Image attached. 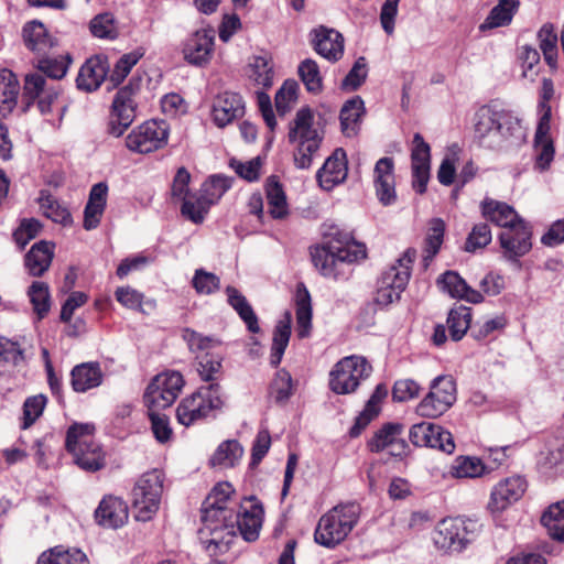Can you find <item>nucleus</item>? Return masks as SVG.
I'll return each instance as SVG.
<instances>
[{"label": "nucleus", "instance_id": "nucleus-52", "mask_svg": "<svg viewBox=\"0 0 564 564\" xmlns=\"http://www.w3.org/2000/svg\"><path fill=\"white\" fill-rule=\"evenodd\" d=\"M28 295L39 319L44 318L51 308L48 285L42 281H34L28 290Z\"/></svg>", "mask_w": 564, "mask_h": 564}, {"label": "nucleus", "instance_id": "nucleus-23", "mask_svg": "<svg viewBox=\"0 0 564 564\" xmlns=\"http://www.w3.org/2000/svg\"><path fill=\"white\" fill-rule=\"evenodd\" d=\"M373 186L376 196L383 206H390L397 200L394 161L384 156L377 161L373 169Z\"/></svg>", "mask_w": 564, "mask_h": 564}, {"label": "nucleus", "instance_id": "nucleus-53", "mask_svg": "<svg viewBox=\"0 0 564 564\" xmlns=\"http://www.w3.org/2000/svg\"><path fill=\"white\" fill-rule=\"evenodd\" d=\"M445 232V223L441 218H433L425 237L424 261L432 260L440 251Z\"/></svg>", "mask_w": 564, "mask_h": 564}, {"label": "nucleus", "instance_id": "nucleus-31", "mask_svg": "<svg viewBox=\"0 0 564 564\" xmlns=\"http://www.w3.org/2000/svg\"><path fill=\"white\" fill-rule=\"evenodd\" d=\"M315 51L330 62L338 61L344 53V37L335 31L321 26L315 30Z\"/></svg>", "mask_w": 564, "mask_h": 564}, {"label": "nucleus", "instance_id": "nucleus-36", "mask_svg": "<svg viewBox=\"0 0 564 564\" xmlns=\"http://www.w3.org/2000/svg\"><path fill=\"white\" fill-rule=\"evenodd\" d=\"M265 196L269 213L274 219H283L289 215L286 195L278 176L271 175L265 182Z\"/></svg>", "mask_w": 564, "mask_h": 564}, {"label": "nucleus", "instance_id": "nucleus-40", "mask_svg": "<svg viewBox=\"0 0 564 564\" xmlns=\"http://www.w3.org/2000/svg\"><path fill=\"white\" fill-rule=\"evenodd\" d=\"M541 523L553 540L564 543V500L552 503L543 512Z\"/></svg>", "mask_w": 564, "mask_h": 564}, {"label": "nucleus", "instance_id": "nucleus-64", "mask_svg": "<svg viewBox=\"0 0 564 564\" xmlns=\"http://www.w3.org/2000/svg\"><path fill=\"white\" fill-rule=\"evenodd\" d=\"M46 401L43 394L30 397L24 401L22 429L30 427L42 415Z\"/></svg>", "mask_w": 564, "mask_h": 564}, {"label": "nucleus", "instance_id": "nucleus-10", "mask_svg": "<svg viewBox=\"0 0 564 564\" xmlns=\"http://www.w3.org/2000/svg\"><path fill=\"white\" fill-rule=\"evenodd\" d=\"M164 474L152 469L140 476L132 489V507L135 519L147 522L159 511L163 495Z\"/></svg>", "mask_w": 564, "mask_h": 564}, {"label": "nucleus", "instance_id": "nucleus-16", "mask_svg": "<svg viewBox=\"0 0 564 564\" xmlns=\"http://www.w3.org/2000/svg\"><path fill=\"white\" fill-rule=\"evenodd\" d=\"M181 372L170 370L156 375L145 389L143 401L148 409H166L171 406L184 387Z\"/></svg>", "mask_w": 564, "mask_h": 564}, {"label": "nucleus", "instance_id": "nucleus-58", "mask_svg": "<svg viewBox=\"0 0 564 564\" xmlns=\"http://www.w3.org/2000/svg\"><path fill=\"white\" fill-rule=\"evenodd\" d=\"M297 89L299 84L293 79H288L276 91L275 108L280 116H284L291 109V104L296 101Z\"/></svg>", "mask_w": 564, "mask_h": 564}, {"label": "nucleus", "instance_id": "nucleus-21", "mask_svg": "<svg viewBox=\"0 0 564 564\" xmlns=\"http://www.w3.org/2000/svg\"><path fill=\"white\" fill-rule=\"evenodd\" d=\"M215 34L213 30L202 29L192 33L183 43L184 59L195 66L206 65L213 55Z\"/></svg>", "mask_w": 564, "mask_h": 564}, {"label": "nucleus", "instance_id": "nucleus-59", "mask_svg": "<svg viewBox=\"0 0 564 564\" xmlns=\"http://www.w3.org/2000/svg\"><path fill=\"white\" fill-rule=\"evenodd\" d=\"M230 187V178L221 175H213L203 183L200 192L209 199V202L216 204Z\"/></svg>", "mask_w": 564, "mask_h": 564}, {"label": "nucleus", "instance_id": "nucleus-28", "mask_svg": "<svg viewBox=\"0 0 564 564\" xmlns=\"http://www.w3.org/2000/svg\"><path fill=\"white\" fill-rule=\"evenodd\" d=\"M108 65L101 56L88 58L79 69L76 78L77 88L85 91H94L106 79Z\"/></svg>", "mask_w": 564, "mask_h": 564}, {"label": "nucleus", "instance_id": "nucleus-43", "mask_svg": "<svg viewBox=\"0 0 564 564\" xmlns=\"http://www.w3.org/2000/svg\"><path fill=\"white\" fill-rule=\"evenodd\" d=\"M540 50L543 53L545 63L555 70L557 68V34L553 24L545 23L538 32Z\"/></svg>", "mask_w": 564, "mask_h": 564}, {"label": "nucleus", "instance_id": "nucleus-3", "mask_svg": "<svg viewBox=\"0 0 564 564\" xmlns=\"http://www.w3.org/2000/svg\"><path fill=\"white\" fill-rule=\"evenodd\" d=\"M330 235V240L311 250L312 261L325 278L347 279L348 273L345 271V267L365 259L366 246L355 241L350 232L337 229Z\"/></svg>", "mask_w": 564, "mask_h": 564}, {"label": "nucleus", "instance_id": "nucleus-42", "mask_svg": "<svg viewBox=\"0 0 564 564\" xmlns=\"http://www.w3.org/2000/svg\"><path fill=\"white\" fill-rule=\"evenodd\" d=\"M37 203L43 215L54 223L62 224L63 226L72 224V215L69 210L62 206L48 191L42 189L40 192Z\"/></svg>", "mask_w": 564, "mask_h": 564}, {"label": "nucleus", "instance_id": "nucleus-44", "mask_svg": "<svg viewBox=\"0 0 564 564\" xmlns=\"http://www.w3.org/2000/svg\"><path fill=\"white\" fill-rule=\"evenodd\" d=\"M471 323V308L459 305L449 311L447 317V325L449 335L453 340H460L470 327Z\"/></svg>", "mask_w": 564, "mask_h": 564}, {"label": "nucleus", "instance_id": "nucleus-25", "mask_svg": "<svg viewBox=\"0 0 564 564\" xmlns=\"http://www.w3.org/2000/svg\"><path fill=\"white\" fill-rule=\"evenodd\" d=\"M347 171L346 152L338 148L317 171L316 178L323 189L332 191L336 185L346 180Z\"/></svg>", "mask_w": 564, "mask_h": 564}, {"label": "nucleus", "instance_id": "nucleus-12", "mask_svg": "<svg viewBox=\"0 0 564 564\" xmlns=\"http://www.w3.org/2000/svg\"><path fill=\"white\" fill-rule=\"evenodd\" d=\"M235 492L229 482H218L210 494L206 497L202 505V528L198 531L199 540L207 536L212 530L215 531L219 528L220 521L226 520V517H231L230 511L237 507L230 499Z\"/></svg>", "mask_w": 564, "mask_h": 564}, {"label": "nucleus", "instance_id": "nucleus-7", "mask_svg": "<svg viewBox=\"0 0 564 564\" xmlns=\"http://www.w3.org/2000/svg\"><path fill=\"white\" fill-rule=\"evenodd\" d=\"M141 83L140 77L133 76L115 94L107 122L108 134L119 138L133 123L138 107L135 97L140 91Z\"/></svg>", "mask_w": 564, "mask_h": 564}, {"label": "nucleus", "instance_id": "nucleus-24", "mask_svg": "<svg viewBox=\"0 0 564 564\" xmlns=\"http://www.w3.org/2000/svg\"><path fill=\"white\" fill-rule=\"evenodd\" d=\"M212 113L217 127L224 128L230 124L245 115L242 97L231 91L219 94L214 101Z\"/></svg>", "mask_w": 564, "mask_h": 564}, {"label": "nucleus", "instance_id": "nucleus-60", "mask_svg": "<svg viewBox=\"0 0 564 564\" xmlns=\"http://www.w3.org/2000/svg\"><path fill=\"white\" fill-rule=\"evenodd\" d=\"M151 429L155 440L162 444L172 438L173 431L170 426V420L165 414H161L160 409H148Z\"/></svg>", "mask_w": 564, "mask_h": 564}, {"label": "nucleus", "instance_id": "nucleus-45", "mask_svg": "<svg viewBox=\"0 0 564 564\" xmlns=\"http://www.w3.org/2000/svg\"><path fill=\"white\" fill-rule=\"evenodd\" d=\"M555 89L551 78H543L541 83V89L539 93V105L538 109L540 112L539 118V133L544 134L547 129V124L551 123L552 108L550 100L554 97Z\"/></svg>", "mask_w": 564, "mask_h": 564}, {"label": "nucleus", "instance_id": "nucleus-35", "mask_svg": "<svg viewBox=\"0 0 564 564\" xmlns=\"http://www.w3.org/2000/svg\"><path fill=\"white\" fill-rule=\"evenodd\" d=\"M291 324L292 315L286 311L283 318H281L274 327L270 355V365L273 368H276L280 365L289 345L291 337Z\"/></svg>", "mask_w": 564, "mask_h": 564}, {"label": "nucleus", "instance_id": "nucleus-26", "mask_svg": "<svg viewBox=\"0 0 564 564\" xmlns=\"http://www.w3.org/2000/svg\"><path fill=\"white\" fill-rule=\"evenodd\" d=\"M127 503L117 497L106 496L95 510V519L99 525L110 529L122 527L128 521Z\"/></svg>", "mask_w": 564, "mask_h": 564}, {"label": "nucleus", "instance_id": "nucleus-47", "mask_svg": "<svg viewBox=\"0 0 564 564\" xmlns=\"http://www.w3.org/2000/svg\"><path fill=\"white\" fill-rule=\"evenodd\" d=\"M551 123L547 124V129L544 134L539 133V124L536 126L534 134V147L536 151L535 165L541 171L546 170L554 159V145L550 138Z\"/></svg>", "mask_w": 564, "mask_h": 564}, {"label": "nucleus", "instance_id": "nucleus-41", "mask_svg": "<svg viewBox=\"0 0 564 564\" xmlns=\"http://www.w3.org/2000/svg\"><path fill=\"white\" fill-rule=\"evenodd\" d=\"M518 8V0H499L480 25V29L486 30L508 25Z\"/></svg>", "mask_w": 564, "mask_h": 564}, {"label": "nucleus", "instance_id": "nucleus-33", "mask_svg": "<svg viewBox=\"0 0 564 564\" xmlns=\"http://www.w3.org/2000/svg\"><path fill=\"white\" fill-rule=\"evenodd\" d=\"M22 37L25 47L39 55L45 54L54 46V40L48 34L47 29L37 20L25 23L22 29Z\"/></svg>", "mask_w": 564, "mask_h": 564}, {"label": "nucleus", "instance_id": "nucleus-9", "mask_svg": "<svg viewBox=\"0 0 564 564\" xmlns=\"http://www.w3.org/2000/svg\"><path fill=\"white\" fill-rule=\"evenodd\" d=\"M182 337L189 350L196 355L197 372L200 379L209 383H218L223 373V357L210 350L218 347L220 341L215 337L204 336L191 328H185Z\"/></svg>", "mask_w": 564, "mask_h": 564}, {"label": "nucleus", "instance_id": "nucleus-4", "mask_svg": "<svg viewBox=\"0 0 564 564\" xmlns=\"http://www.w3.org/2000/svg\"><path fill=\"white\" fill-rule=\"evenodd\" d=\"M361 508L357 502L339 503L321 517L315 529L316 543L335 547L341 543L358 523Z\"/></svg>", "mask_w": 564, "mask_h": 564}, {"label": "nucleus", "instance_id": "nucleus-48", "mask_svg": "<svg viewBox=\"0 0 564 564\" xmlns=\"http://www.w3.org/2000/svg\"><path fill=\"white\" fill-rule=\"evenodd\" d=\"M250 78L256 85L262 88H270L273 85V63L269 56H254L249 64Z\"/></svg>", "mask_w": 564, "mask_h": 564}, {"label": "nucleus", "instance_id": "nucleus-51", "mask_svg": "<svg viewBox=\"0 0 564 564\" xmlns=\"http://www.w3.org/2000/svg\"><path fill=\"white\" fill-rule=\"evenodd\" d=\"M212 205L214 203L199 191L198 196L184 199L181 213L194 224H202Z\"/></svg>", "mask_w": 564, "mask_h": 564}, {"label": "nucleus", "instance_id": "nucleus-2", "mask_svg": "<svg viewBox=\"0 0 564 564\" xmlns=\"http://www.w3.org/2000/svg\"><path fill=\"white\" fill-rule=\"evenodd\" d=\"M230 516L220 521L219 528H216L215 531L210 530L207 536L200 540L210 555L228 551L237 533L248 542H253L259 538L263 508L254 497L246 498L243 503L237 505L230 511Z\"/></svg>", "mask_w": 564, "mask_h": 564}, {"label": "nucleus", "instance_id": "nucleus-15", "mask_svg": "<svg viewBox=\"0 0 564 564\" xmlns=\"http://www.w3.org/2000/svg\"><path fill=\"white\" fill-rule=\"evenodd\" d=\"M476 522L462 518L441 520L434 531L433 541L444 552H460L471 541Z\"/></svg>", "mask_w": 564, "mask_h": 564}, {"label": "nucleus", "instance_id": "nucleus-11", "mask_svg": "<svg viewBox=\"0 0 564 564\" xmlns=\"http://www.w3.org/2000/svg\"><path fill=\"white\" fill-rule=\"evenodd\" d=\"M414 256V250H406L403 257L397 260L395 264L382 273L375 297L378 305L388 306L400 300L401 293L405 290L410 280L411 263Z\"/></svg>", "mask_w": 564, "mask_h": 564}, {"label": "nucleus", "instance_id": "nucleus-18", "mask_svg": "<svg viewBox=\"0 0 564 564\" xmlns=\"http://www.w3.org/2000/svg\"><path fill=\"white\" fill-rule=\"evenodd\" d=\"M169 124L164 120H149L135 127L126 138V147L135 153L148 154L167 144Z\"/></svg>", "mask_w": 564, "mask_h": 564}, {"label": "nucleus", "instance_id": "nucleus-5", "mask_svg": "<svg viewBox=\"0 0 564 564\" xmlns=\"http://www.w3.org/2000/svg\"><path fill=\"white\" fill-rule=\"evenodd\" d=\"M93 424L75 423L66 432L65 447L74 463L85 471H97L105 466V453L94 438Z\"/></svg>", "mask_w": 564, "mask_h": 564}, {"label": "nucleus", "instance_id": "nucleus-22", "mask_svg": "<svg viewBox=\"0 0 564 564\" xmlns=\"http://www.w3.org/2000/svg\"><path fill=\"white\" fill-rule=\"evenodd\" d=\"M527 490V481L521 476L508 477L499 481L491 490L488 509L492 512H501L517 502Z\"/></svg>", "mask_w": 564, "mask_h": 564}, {"label": "nucleus", "instance_id": "nucleus-1", "mask_svg": "<svg viewBox=\"0 0 564 564\" xmlns=\"http://www.w3.org/2000/svg\"><path fill=\"white\" fill-rule=\"evenodd\" d=\"M473 130L477 144L494 151H509L525 141L521 120L495 102L484 105L475 112Z\"/></svg>", "mask_w": 564, "mask_h": 564}, {"label": "nucleus", "instance_id": "nucleus-46", "mask_svg": "<svg viewBox=\"0 0 564 564\" xmlns=\"http://www.w3.org/2000/svg\"><path fill=\"white\" fill-rule=\"evenodd\" d=\"M403 434V425L401 423H386L368 441L367 447L372 453H380L384 451L398 435Z\"/></svg>", "mask_w": 564, "mask_h": 564}, {"label": "nucleus", "instance_id": "nucleus-6", "mask_svg": "<svg viewBox=\"0 0 564 564\" xmlns=\"http://www.w3.org/2000/svg\"><path fill=\"white\" fill-rule=\"evenodd\" d=\"M313 112L310 108H301L290 123L289 141H299L294 152V164L297 169H308L312 165L313 155L318 151L322 137L313 128Z\"/></svg>", "mask_w": 564, "mask_h": 564}, {"label": "nucleus", "instance_id": "nucleus-17", "mask_svg": "<svg viewBox=\"0 0 564 564\" xmlns=\"http://www.w3.org/2000/svg\"><path fill=\"white\" fill-rule=\"evenodd\" d=\"M456 401V384L449 376L436 377L430 392L417 404L416 412L423 417H438L444 414Z\"/></svg>", "mask_w": 564, "mask_h": 564}, {"label": "nucleus", "instance_id": "nucleus-63", "mask_svg": "<svg viewBox=\"0 0 564 564\" xmlns=\"http://www.w3.org/2000/svg\"><path fill=\"white\" fill-rule=\"evenodd\" d=\"M457 478H475L484 474L485 467L480 459L475 457H459L452 467Z\"/></svg>", "mask_w": 564, "mask_h": 564}, {"label": "nucleus", "instance_id": "nucleus-38", "mask_svg": "<svg viewBox=\"0 0 564 564\" xmlns=\"http://www.w3.org/2000/svg\"><path fill=\"white\" fill-rule=\"evenodd\" d=\"M243 447L236 440H227L219 444L209 459L212 467L231 468L241 459Z\"/></svg>", "mask_w": 564, "mask_h": 564}, {"label": "nucleus", "instance_id": "nucleus-32", "mask_svg": "<svg viewBox=\"0 0 564 564\" xmlns=\"http://www.w3.org/2000/svg\"><path fill=\"white\" fill-rule=\"evenodd\" d=\"M102 371L99 362H83L70 371V384L76 392H86L102 382Z\"/></svg>", "mask_w": 564, "mask_h": 564}, {"label": "nucleus", "instance_id": "nucleus-19", "mask_svg": "<svg viewBox=\"0 0 564 564\" xmlns=\"http://www.w3.org/2000/svg\"><path fill=\"white\" fill-rule=\"evenodd\" d=\"M502 257L509 262H519L532 249V229L525 221L503 230L499 237Z\"/></svg>", "mask_w": 564, "mask_h": 564}, {"label": "nucleus", "instance_id": "nucleus-27", "mask_svg": "<svg viewBox=\"0 0 564 564\" xmlns=\"http://www.w3.org/2000/svg\"><path fill=\"white\" fill-rule=\"evenodd\" d=\"M480 209L484 218L505 230L516 226L519 221H524L516 209L505 202L487 197L480 203Z\"/></svg>", "mask_w": 564, "mask_h": 564}, {"label": "nucleus", "instance_id": "nucleus-29", "mask_svg": "<svg viewBox=\"0 0 564 564\" xmlns=\"http://www.w3.org/2000/svg\"><path fill=\"white\" fill-rule=\"evenodd\" d=\"M55 245L41 240L34 243L24 257V265L32 276H42L51 267L54 258Z\"/></svg>", "mask_w": 564, "mask_h": 564}, {"label": "nucleus", "instance_id": "nucleus-55", "mask_svg": "<svg viewBox=\"0 0 564 564\" xmlns=\"http://www.w3.org/2000/svg\"><path fill=\"white\" fill-rule=\"evenodd\" d=\"M142 56L143 53L139 50H135L122 55L118 59L109 76V82L112 84V87L119 86L124 80L132 67L140 61Z\"/></svg>", "mask_w": 564, "mask_h": 564}, {"label": "nucleus", "instance_id": "nucleus-62", "mask_svg": "<svg viewBox=\"0 0 564 564\" xmlns=\"http://www.w3.org/2000/svg\"><path fill=\"white\" fill-rule=\"evenodd\" d=\"M492 236L489 225L485 223L477 224L469 232L466 242L465 251L475 252L477 249H482L491 242Z\"/></svg>", "mask_w": 564, "mask_h": 564}, {"label": "nucleus", "instance_id": "nucleus-39", "mask_svg": "<svg viewBox=\"0 0 564 564\" xmlns=\"http://www.w3.org/2000/svg\"><path fill=\"white\" fill-rule=\"evenodd\" d=\"M20 90L15 74L7 68L0 70V112H11L17 105Z\"/></svg>", "mask_w": 564, "mask_h": 564}, {"label": "nucleus", "instance_id": "nucleus-34", "mask_svg": "<svg viewBox=\"0 0 564 564\" xmlns=\"http://www.w3.org/2000/svg\"><path fill=\"white\" fill-rule=\"evenodd\" d=\"M296 334L299 338L310 336L312 328V299L304 283H299L295 291Z\"/></svg>", "mask_w": 564, "mask_h": 564}, {"label": "nucleus", "instance_id": "nucleus-50", "mask_svg": "<svg viewBox=\"0 0 564 564\" xmlns=\"http://www.w3.org/2000/svg\"><path fill=\"white\" fill-rule=\"evenodd\" d=\"M212 205L214 203L199 191L198 196L184 199L181 213L194 224H202Z\"/></svg>", "mask_w": 564, "mask_h": 564}, {"label": "nucleus", "instance_id": "nucleus-61", "mask_svg": "<svg viewBox=\"0 0 564 564\" xmlns=\"http://www.w3.org/2000/svg\"><path fill=\"white\" fill-rule=\"evenodd\" d=\"M42 230V224L35 218L22 219L20 226L13 231V240L23 249Z\"/></svg>", "mask_w": 564, "mask_h": 564}, {"label": "nucleus", "instance_id": "nucleus-20", "mask_svg": "<svg viewBox=\"0 0 564 564\" xmlns=\"http://www.w3.org/2000/svg\"><path fill=\"white\" fill-rule=\"evenodd\" d=\"M411 443L417 447L437 448L447 454L455 449L453 435L441 425L431 422L414 424L409 432Z\"/></svg>", "mask_w": 564, "mask_h": 564}, {"label": "nucleus", "instance_id": "nucleus-30", "mask_svg": "<svg viewBox=\"0 0 564 564\" xmlns=\"http://www.w3.org/2000/svg\"><path fill=\"white\" fill-rule=\"evenodd\" d=\"M437 284L452 297L462 299L474 304H478L484 300L482 293L471 289L455 271H446L443 273L437 279Z\"/></svg>", "mask_w": 564, "mask_h": 564}, {"label": "nucleus", "instance_id": "nucleus-57", "mask_svg": "<svg viewBox=\"0 0 564 564\" xmlns=\"http://www.w3.org/2000/svg\"><path fill=\"white\" fill-rule=\"evenodd\" d=\"M70 59L64 58H41L37 61L36 70L34 73H41L46 79H61L63 78L68 68Z\"/></svg>", "mask_w": 564, "mask_h": 564}, {"label": "nucleus", "instance_id": "nucleus-49", "mask_svg": "<svg viewBox=\"0 0 564 564\" xmlns=\"http://www.w3.org/2000/svg\"><path fill=\"white\" fill-rule=\"evenodd\" d=\"M297 74L306 90L317 95L323 90V77L317 63L312 58L302 61L297 67Z\"/></svg>", "mask_w": 564, "mask_h": 564}, {"label": "nucleus", "instance_id": "nucleus-37", "mask_svg": "<svg viewBox=\"0 0 564 564\" xmlns=\"http://www.w3.org/2000/svg\"><path fill=\"white\" fill-rule=\"evenodd\" d=\"M365 113L364 100L359 96L347 100L340 110V126L347 137L355 135L359 129V122Z\"/></svg>", "mask_w": 564, "mask_h": 564}, {"label": "nucleus", "instance_id": "nucleus-8", "mask_svg": "<svg viewBox=\"0 0 564 564\" xmlns=\"http://www.w3.org/2000/svg\"><path fill=\"white\" fill-rule=\"evenodd\" d=\"M224 404L220 384L208 383L181 401L176 409V419L180 424L189 426L194 422L207 417L210 412L220 410Z\"/></svg>", "mask_w": 564, "mask_h": 564}, {"label": "nucleus", "instance_id": "nucleus-54", "mask_svg": "<svg viewBox=\"0 0 564 564\" xmlns=\"http://www.w3.org/2000/svg\"><path fill=\"white\" fill-rule=\"evenodd\" d=\"M270 397L278 404H284L293 394V381L289 371L280 369L276 371L269 389Z\"/></svg>", "mask_w": 564, "mask_h": 564}, {"label": "nucleus", "instance_id": "nucleus-56", "mask_svg": "<svg viewBox=\"0 0 564 564\" xmlns=\"http://www.w3.org/2000/svg\"><path fill=\"white\" fill-rule=\"evenodd\" d=\"M368 76V67L366 57L360 56L354 63L351 69L341 82V89L348 91L357 90L366 80Z\"/></svg>", "mask_w": 564, "mask_h": 564}, {"label": "nucleus", "instance_id": "nucleus-13", "mask_svg": "<svg viewBox=\"0 0 564 564\" xmlns=\"http://www.w3.org/2000/svg\"><path fill=\"white\" fill-rule=\"evenodd\" d=\"M61 86L48 83L41 73H29L24 77L22 89L23 110L36 106L42 116L53 112L61 95Z\"/></svg>", "mask_w": 564, "mask_h": 564}, {"label": "nucleus", "instance_id": "nucleus-14", "mask_svg": "<svg viewBox=\"0 0 564 564\" xmlns=\"http://www.w3.org/2000/svg\"><path fill=\"white\" fill-rule=\"evenodd\" d=\"M371 371L372 367L365 357L356 355L344 357L330 371V390L337 394L351 393L356 391L361 380L370 376Z\"/></svg>", "mask_w": 564, "mask_h": 564}]
</instances>
